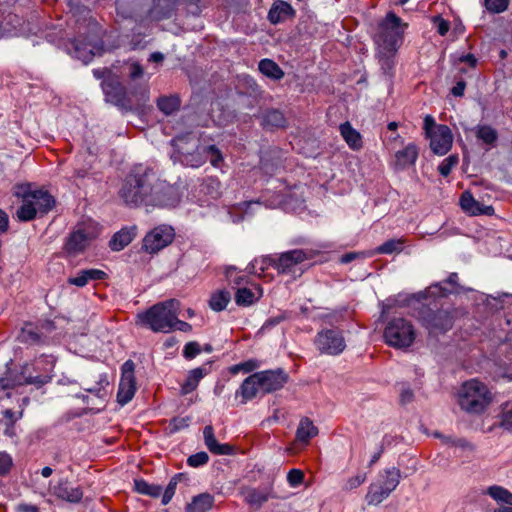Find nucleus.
Returning a JSON list of instances; mask_svg holds the SVG:
<instances>
[{
    "instance_id": "nucleus-1",
    "label": "nucleus",
    "mask_w": 512,
    "mask_h": 512,
    "mask_svg": "<svg viewBox=\"0 0 512 512\" xmlns=\"http://www.w3.org/2000/svg\"><path fill=\"white\" fill-rule=\"evenodd\" d=\"M129 207H174L179 203L177 190L161 180L156 171L145 164L134 165L124 178L118 192Z\"/></svg>"
},
{
    "instance_id": "nucleus-2",
    "label": "nucleus",
    "mask_w": 512,
    "mask_h": 512,
    "mask_svg": "<svg viewBox=\"0 0 512 512\" xmlns=\"http://www.w3.org/2000/svg\"><path fill=\"white\" fill-rule=\"evenodd\" d=\"M451 294H457L456 288H451L444 281L435 282L417 293H400L386 299L382 305V314L388 315L396 308L412 307L420 310L419 314L422 320H430L436 317L434 311L437 308V300Z\"/></svg>"
},
{
    "instance_id": "nucleus-3",
    "label": "nucleus",
    "mask_w": 512,
    "mask_h": 512,
    "mask_svg": "<svg viewBox=\"0 0 512 512\" xmlns=\"http://www.w3.org/2000/svg\"><path fill=\"white\" fill-rule=\"evenodd\" d=\"M402 34L401 19L392 12L388 13L378 25L374 40L379 61L386 73H389L394 66L393 57L402 42Z\"/></svg>"
},
{
    "instance_id": "nucleus-4",
    "label": "nucleus",
    "mask_w": 512,
    "mask_h": 512,
    "mask_svg": "<svg viewBox=\"0 0 512 512\" xmlns=\"http://www.w3.org/2000/svg\"><path fill=\"white\" fill-rule=\"evenodd\" d=\"M458 402L460 407L472 414H480L492 402V394L488 387L477 379L463 383L459 390Z\"/></svg>"
},
{
    "instance_id": "nucleus-5",
    "label": "nucleus",
    "mask_w": 512,
    "mask_h": 512,
    "mask_svg": "<svg viewBox=\"0 0 512 512\" xmlns=\"http://www.w3.org/2000/svg\"><path fill=\"white\" fill-rule=\"evenodd\" d=\"M55 206L54 197L44 189H28L22 193V204L17 209L18 220L28 222L47 214Z\"/></svg>"
},
{
    "instance_id": "nucleus-6",
    "label": "nucleus",
    "mask_w": 512,
    "mask_h": 512,
    "mask_svg": "<svg viewBox=\"0 0 512 512\" xmlns=\"http://www.w3.org/2000/svg\"><path fill=\"white\" fill-rule=\"evenodd\" d=\"M100 232L99 224L91 219L77 223L64 242V252L73 257L84 253Z\"/></svg>"
},
{
    "instance_id": "nucleus-7",
    "label": "nucleus",
    "mask_w": 512,
    "mask_h": 512,
    "mask_svg": "<svg viewBox=\"0 0 512 512\" xmlns=\"http://www.w3.org/2000/svg\"><path fill=\"white\" fill-rule=\"evenodd\" d=\"M312 255L304 250L295 249L282 253L277 261L270 258L255 259L250 264L249 272L264 277V271L271 265H275L278 272L289 274L294 272L296 265L308 260Z\"/></svg>"
},
{
    "instance_id": "nucleus-8",
    "label": "nucleus",
    "mask_w": 512,
    "mask_h": 512,
    "mask_svg": "<svg viewBox=\"0 0 512 512\" xmlns=\"http://www.w3.org/2000/svg\"><path fill=\"white\" fill-rule=\"evenodd\" d=\"M401 472L396 467H391L379 473L375 483L369 486L366 494L368 505H378L383 502L397 488L400 483Z\"/></svg>"
},
{
    "instance_id": "nucleus-9",
    "label": "nucleus",
    "mask_w": 512,
    "mask_h": 512,
    "mask_svg": "<svg viewBox=\"0 0 512 512\" xmlns=\"http://www.w3.org/2000/svg\"><path fill=\"white\" fill-rule=\"evenodd\" d=\"M383 336L389 346L407 348L415 340V331L410 322H388Z\"/></svg>"
},
{
    "instance_id": "nucleus-10",
    "label": "nucleus",
    "mask_w": 512,
    "mask_h": 512,
    "mask_svg": "<svg viewBox=\"0 0 512 512\" xmlns=\"http://www.w3.org/2000/svg\"><path fill=\"white\" fill-rule=\"evenodd\" d=\"M315 345L321 353L332 356L339 355L346 347L342 331L334 327L320 331Z\"/></svg>"
},
{
    "instance_id": "nucleus-11",
    "label": "nucleus",
    "mask_w": 512,
    "mask_h": 512,
    "mask_svg": "<svg viewBox=\"0 0 512 512\" xmlns=\"http://www.w3.org/2000/svg\"><path fill=\"white\" fill-rule=\"evenodd\" d=\"M175 237L174 229L169 225L155 227L143 239V249L150 253H157L172 243Z\"/></svg>"
},
{
    "instance_id": "nucleus-12",
    "label": "nucleus",
    "mask_w": 512,
    "mask_h": 512,
    "mask_svg": "<svg viewBox=\"0 0 512 512\" xmlns=\"http://www.w3.org/2000/svg\"><path fill=\"white\" fill-rule=\"evenodd\" d=\"M180 302L176 299H169L155 304L146 311L144 315H139V320H179Z\"/></svg>"
},
{
    "instance_id": "nucleus-13",
    "label": "nucleus",
    "mask_w": 512,
    "mask_h": 512,
    "mask_svg": "<svg viewBox=\"0 0 512 512\" xmlns=\"http://www.w3.org/2000/svg\"><path fill=\"white\" fill-rule=\"evenodd\" d=\"M427 138L430 139L431 150L437 155H445L452 147L453 135L447 125L439 124Z\"/></svg>"
},
{
    "instance_id": "nucleus-14",
    "label": "nucleus",
    "mask_w": 512,
    "mask_h": 512,
    "mask_svg": "<svg viewBox=\"0 0 512 512\" xmlns=\"http://www.w3.org/2000/svg\"><path fill=\"white\" fill-rule=\"evenodd\" d=\"M262 393H272L281 389L288 381V374L283 369L256 372Z\"/></svg>"
},
{
    "instance_id": "nucleus-15",
    "label": "nucleus",
    "mask_w": 512,
    "mask_h": 512,
    "mask_svg": "<svg viewBox=\"0 0 512 512\" xmlns=\"http://www.w3.org/2000/svg\"><path fill=\"white\" fill-rule=\"evenodd\" d=\"M419 156V148L415 143H408L403 149L394 154L391 166L394 170L402 171L414 166Z\"/></svg>"
},
{
    "instance_id": "nucleus-16",
    "label": "nucleus",
    "mask_w": 512,
    "mask_h": 512,
    "mask_svg": "<svg viewBox=\"0 0 512 512\" xmlns=\"http://www.w3.org/2000/svg\"><path fill=\"white\" fill-rule=\"evenodd\" d=\"M460 206L462 210L472 216L487 215L491 216L495 210L491 205H484L477 201L471 192L465 191L460 197Z\"/></svg>"
},
{
    "instance_id": "nucleus-17",
    "label": "nucleus",
    "mask_w": 512,
    "mask_h": 512,
    "mask_svg": "<svg viewBox=\"0 0 512 512\" xmlns=\"http://www.w3.org/2000/svg\"><path fill=\"white\" fill-rule=\"evenodd\" d=\"M204 443L207 449L215 455H232L234 448L230 444H220L214 434V429L211 425H207L203 430Z\"/></svg>"
},
{
    "instance_id": "nucleus-18",
    "label": "nucleus",
    "mask_w": 512,
    "mask_h": 512,
    "mask_svg": "<svg viewBox=\"0 0 512 512\" xmlns=\"http://www.w3.org/2000/svg\"><path fill=\"white\" fill-rule=\"evenodd\" d=\"M57 498L71 503H78L83 498V491L79 486H72L68 481L59 482L53 489Z\"/></svg>"
},
{
    "instance_id": "nucleus-19",
    "label": "nucleus",
    "mask_w": 512,
    "mask_h": 512,
    "mask_svg": "<svg viewBox=\"0 0 512 512\" xmlns=\"http://www.w3.org/2000/svg\"><path fill=\"white\" fill-rule=\"evenodd\" d=\"M103 91L107 101L117 106H124L126 102V88L118 81L110 80L103 83Z\"/></svg>"
},
{
    "instance_id": "nucleus-20",
    "label": "nucleus",
    "mask_w": 512,
    "mask_h": 512,
    "mask_svg": "<svg viewBox=\"0 0 512 512\" xmlns=\"http://www.w3.org/2000/svg\"><path fill=\"white\" fill-rule=\"evenodd\" d=\"M259 392H262L260 387V380L256 373L248 376L241 384L240 388L236 391V396L242 397V403L255 398Z\"/></svg>"
},
{
    "instance_id": "nucleus-21",
    "label": "nucleus",
    "mask_w": 512,
    "mask_h": 512,
    "mask_svg": "<svg viewBox=\"0 0 512 512\" xmlns=\"http://www.w3.org/2000/svg\"><path fill=\"white\" fill-rule=\"evenodd\" d=\"M142 327L156 333H170L174 330L189 332L192 330L189 322H139Z\"/></svg>"
},
{
    "instance_id": "nucleus-22",
    "label": "nucleus",
    "mask_w": 512,
    "mask_h": 512,
    "mask_svg": "<svg viewBox=\"0 0 512 512\" xmlns=\"http://www.w3.org/2000/svg\"><path fill=\"white\" fill-rule=\"evenodd\" d=\"M3 418L0 419V428L3 434L9 438H15L17 436L16 423L23 417V409L19 412H14L11 409H5L3 412Z\"/></svg>"
},
{
    "instance_id": "nucleus-23",
    "label": "nucleus",
    "mask_w": 512,
    "mask_h": 512,
    "mask_svg": "<svg viewBox=\"0 0 512 512\" xmlns=\"http://www.w3.org/2000/svg\"><path fill=\"white\" fill-rule=\"evenodd\" d=\"M263 294V290L259 284H251V287L238 288L235 294V301L238 305H251Z\"/></svg>"
},
{
    "instance_id": "nucleus-24",
    "label": "nucleus",
    "mask_w": 512,
    "mask_h": 512,
    "mask_svg": "<svg viewBox=\"0 0 512 512\" xmlns=\"http://www.w3.org/2000/svg\"><path fill=\"white\" fill-rule=\"evenodd\" d=\"M293 14L294 10L289 3L277 0L269 10L268 20L272 24H277L293 16Z\"/></svg>"
},
{
    "instance_id": "nucleus-25",
    "label": "nucleus",
    "mask_w": 512,
    "mask_h": 512,
    "mask_svg": "<svg viewBox=\"0 0 512 512\" xmlns=\"http://www.w3.org/2000/svg\"><path fill=\"white\" fill-rule=\"evenodd\" d=\"M339 131L347 145L353 151H359L363 147L361 134L346 121L339 127Z\"/></svg>"
},
{
    "instance_id": "nucleus-26",
    "label": "nucleus",
    "mask_w": 512,
    "mask_h": 512,
    "mask_svg": "<svg viewBox=\"0 0 512 512\" xmlns=\"http://www.w3.org/2000/svg\"><path fill=\"white\" fill-rule=\"evenodd\" d=\"M209 373L207 366L198 367L188 372L185 382L181 385V394L187 395L193 392L201 379H203Z\"/></svg>"
},
{
    "instance_id": "nucleus-27",
    "label": "nucleus",
    "mask_w": 512,
    "mask_h": 512,
    "mask_svg": "<svg viewBox=\"0 0 512 512\" xmlns=\"http://www.w3.org/2000/svg\"><path fill=\"white\" fill-rule=\"evenodd\" d=\"M214 505V496L209 493H201L192 498L185 507V512H208Z\"/></svg>"
},
{
    "instance_id": "nucleus-28",
    "label": "nucleus",
    "mask_w": 512,
    "mask_h": 512,
    "mask_svg": "<svg viewBox=\"0 0 512 512\" xmlns=\"http://www.w3.org/2000/svg\"><path fill=\"white\" fill-rule=\"evenodd\" d=\"M261 123L266 129H279L286 126V118L281 111L270 109L263 113Z\"/></svg>"
},
{
    "instance_id": "nucleus-29",
    "label": "nucleus",
    "mask_w": 512,
    "mask_h": 512,
    "mask_svg": "<svg viewBox=\"0 0 512 512\" xmlns=\"http://www.w3.org/2000/svg\"><path fill=\"white\" fill-rule=\"evenodd\" d=\"M136 392V381L132 378H124L120 379L119 388L117 392V400L118 403L123 405H126L128 402H130Z\"/></svg>"
},
{
    "instance_id": "nucleus-30",
    "label": "nucleus",
    "mask_w": 512,
    "mask_h": 512,
    "mask_svg": "<svg viewBox=\"0 0 512 512\" xmlns=\"http://www.w3.org/2000/svg\"><path fill=\"white\" fill-rule=\"evenodd\" d=\"M134 237V229L123 228L113 235L109 247L113 251H121L132 242Z\"/></svg>"
},
{
    "instance_id": "nucleus-31",
    "label": "nucleus",
    "mask_w": 512,
    "mask_h": 512,
    "mask_svg": "<svg viewBox=\"0 0 512 512\" xmlns=\"http://www.w3.org/2000/svg\"><path fill=\"white\" fill-rule=\"evenodd\" d=\"M42 333L39 332L38 327L34 322H26L25 326L21 328L17 338L20 342L26 344H38L42 342Z\"/></svg>"
},
{
    "instance_id": "nucleus-32",
    "label": "nucleus",
    "mask_w": 512,
    "mask_h": 512,
    "mask_svg": "<svg viewBox=\"0 0 512 512\" xmlns=\"http://www.w3.org/2000/svg\"><path fill=\"white\" fill-rule=\"evenodd\" d=\"M317 434L318 429L309 418L304 417L300 420L296 431V438L299 442L308 443Z\"/></svg>"
},
{
    "instance_id": "nucleus-33",
    "label": "nucleus",
    "mask_w": 512,
    "mask_h": 512,
    "mask_svg": "<svg viewBox=\"0 0 512 512\" xmlns=\"http://www.w3.org/2000/svg\"><path fill=\"white\" fill-rule=\"evenodd\" d=\"M271 497H272V495H271L270 491H268V490H259V489H256V488L248 489L244 493L245 501L248 504H250L252 506H255L257 508L261 507Z\"/></svg>"
},
{
    "instance_id": "nucleus-34",
    "label": "nucleus",
    "mask_w": 512,
    "mask_h": 512,
    "mask_svg": "<svg viewBox=\"0 0 512 512\" xmlns=\"http://www.w3.org/2000/svg\"><path fill=\"white\" fill-rule=\"evenodd\" d=\"M259 71L273 79V80H280L284 77V71L280 68V66L274 62L273 60L271 59H262L260 62H259Z\"/></svg>"
},
{
    "instance_id": "nucleus-35",
    "label": "nucleus",
    "mask_w": 512,
    "mask_h": 512,
    "mask_svg": "<svg viewBox=\"0 0 512 512\" xmlns=\"http://www.w3.org/2000/svg\"><path fill=\"white\" fill-rule=\"evenodd\" d=\"M134 487L136 492L142 495H147L153 498H157L162 493V487L158 484H150L143 479H135Z\"/></svg>"
},
{
    "instance_id": "nucleus-36",
    "label": "nucleus",
    "mask_w": 512,
    "mask_h": 512,
    "mask_svg": "<svg viewBox=\"0 0 512 512\" xmlns=\"http://www.w3.org/2000/svg\"><path fill=\"white\" fill-rule=\"evenodd\" d=\"M476 137L486 145L493 147L498 140V133L489 125H479L476 128Z\"/></svg>"
},
{
    "instance_id": "nucleus-37",
    "label": "nucleus",
    "mask_w": 512,
    "mask_h": 512,
    "mask_svg": "<svg viewBox=\"0 0 512 512\" xmlns=\"http://www.w3.org/2000/svg\"><path fill=\"white\" fill-rule=\"evenodd\" d=\"M157 106L166 115H171L180 107V99L177 96H163L157 101Z\"/></svg>"
},
{
    "instance_id": "nucleus-38",
    "label": "nucleus",
    "mask_w": 512,
    "mask_h": 512,
    "mask_svg": "<svg viewBox=\"0 0 512 512\" xmlns=\"http://www.w3.org/2000/svg\"><path fill=\"white\" fill-rule=\"evenodd\" d=\"M405 239H390L375 249V254L400 253L403 250Z\"/></svg>"
},
{
    "instance_id": "nucleus-39",
    "label": "nucleus",
    "mask_w": 512,
    "mask_h": 512,
    "mask_svg": "<svg viewBox=\"0 0 512 512\" xmlns=\"http://www.w3.org/2000/svg\"><path fill=\"white\" fill-rule=\"evenodd\" d=\"M487 494L497 502H502L506 505H512V493L501 486H491L487 489Z\"/></svg>"
},
{
    "instance_id": "nucleus-40",
    "label": "nucleus",
    "mask_w": 512,
    "mask_h": 512,
    "mask_svg": "<svg viewBox=\"0 0 512 512\" xmlns=\"http://www.w3.org/2000/svg\"><path fill=\"white\" fill-rule=\"evenodd\" d=\"M222 184L217 177H207L202 183V191L212 198H218L221 194Z\"/></svg>"
},
{
    "instance_id": "nucleus-41",
    "label": "nucleus",
    "mask_w": 512,
    "mask_h": 512,
    "mask_svg": "<svg viewBox=\"0 0 512 512\" xmlns=\"http://www.w3.org/2000/svg\"><path fill=\"white\" fill-rule=\"evenodd\" d=\"M230 301V293L227 291H219L214 293L209 301L210 307L215 311L223 310Z\"/></svg>"
},
{
    "instance_id": "nucleus-42",
    "label": "nucleus",
    "mask_w": 512,
    "mask_h": 512,
    "mask_svg": "<svg viewBox=\"0 0 512 512\" xmlns=\"http://www.w3.org/2000/svg\"><path fill=\"white\" fill-rule=\"evenodd\" d=\"M51 378L52 377L50 375L27 376L24 377L23 380H12V383H15L16 386L35 385L36 387L40 388L50 382Z\"/></svg>"
},
{
    "instance_id": "nucleus-43",
    "label": "nucleus",
    "mask_w": 512,
    "mask_h": 512,
    "mask_svg": "<svg viewBox=\"0 0 512 512\" xmlns=\"http://www.w3.org/2000/svg\"><path fill=\"white\" fill-rule=\"evenodd\" d=\"M203 153L210 157L209 161L213 167H221V164L224 161L223 155L222 152L215 145H209L207 147H204Z\"/></svg>"
},
{
    "instance_id": "nucleus-44",
    "label": "nucleus",
    "mask_w": 512,
    "mask_h": 512,
    "mask_svg": "<svg viewBox=\"0 0 512 512\" xmlns=\"http://www.w3.org/2000/svg\"><path fill=\"white\" fill-rule=\"evenodd\" d=\"M181 476H182V474H176L170 479V481L162 495L161 503L163 505H167L172 500Z\"/></svg>"
},
{
    "instance_id": "nucleus-45",
    "label": "nucleus",
    "mask_w": 512,
    "mask_h": 512,
    "mask_svg": "<svg viewBox=\"0 0 512 512\" xmlns=\"http://www.w3.org/2000/svg\"><path fill=\"white\" fill-rule=\"evenodd\" d=\"M435 436L441 438L442 442L446 445L459 447L463 450H465V449L472 450L473 449V446L469 442H467L465 439L453 438L452 436H444V435H440L439 433H436Z\"/></svg>"
},
{
    "instance_id": "nucleus-46",
    "label": "nucleus",
    "mask_w": 512,
    "mask_h": 512,
    "mask_svg": "<svg viewBox=\"0 0 512 512\" xmlns=\"http://www.w3.org/2000/svg\"><path fill=\"white\" fill-rule=\"evenodd\" d=\"M458 162H459L458 155L453 154V155L448 156L438 166L439 173L442 176L447 177L451 173L452 169L458 164Z\"/></svg>"
},
{
    "instance_id": "nucleus-47",
    "label": "nucleus",
    "mask_w": 512,
    "mask_h": 512,
    "mask_svg": "<svg viewBox=\"0 0 512 512\" xmlns=\"http://www.w3.org/2000/svg\"><path fill=\"white\" fill-rule=\"evenodd\" d=\"M92 48L89 45H84L80 47V43L77 41L74 45V56L78 59H81L83 62L87 63L93 57Z\"/></svg>"
},
{
    "instance_id": "nucleus-48",
    "label": "nucleus",
    "mask_w": 512,
    "mask_h": 512,
    "mask_svg": "<svg viewBox=\"0 0 512 512\" xmlns=\"http://www.w3.org/2000/svg\"><path fill=\"white\" fill-rule=\"evenodd\" d=\"M259 367V362L255 359H249L245 362H242V363H239V364H236V365H233L231 368H230V372L232 374H237L239 373L240 371H244L246 373L248 372H252L254 371L255 369H257Z\"/></svg>"
},
{
    "instance_id": "nucleus-49",
    "label": "nucleus",
    "mask_w": 512,
    "mask_h": 512,
    "mask_svg": "<svg viewBox=\"0 0 512 512\" xmlns=\"http://www.w3.org/2000/svg\"><path fill=\"white\" fill-rule=\"evenodd\" d=\"M209 460V456L206 452L201 451L188 457L187 464L190 467H200L205 465Z\"/></svg>"
},
{
    "instance_id": "nucleus-50",
    "label": "nucleus",
    "mask_w": 512,
    "mask_h": 512,
    "mask_svg": "<svg viewBox=\"0 0 512 512\" xmlns=\"http://www.w3.org/2000/svg\"><path fill=\"white\" fill-rule=\"evenodd\" d=\"M487 10L494 13H501L508 7L509 0H484Z\"/></svg>"
},
{
    "instance_id": "nucleus-51",
    "label": "nucleus",
    "mask_w": 512,
    "mask_h": 512,
    "mask_svg": "<svg viewBox=\"0 0 512 512\" xmlns=\"http://www.w3.org/2000/svg\"><path fill=\"white\" fill-rule=\"evenodd\" d=\"M13 465V459L5 451L0 452V475H6L10 472Z\"/></svg>"
},
{
    "instance_id": "nucleus-52",
    "label": "nucleus",
    "mask_w": 512,
    "mask_h": 512,
    "mask_svg": "<svg viewBox=\"0 0 512 512\" xmlns=\"http://www.w3.org/2000/svg\"><path fill=\"white\" fill-rule=\"evenodd\" d=\"M304 480V473L300 469H291L287 474V481L291 487L299 486Z\"/></svg>"
},
{
    "instance_id": "nucleus-53",
    "label": "nucleus",
    "mask_w": 512,
    "mask_h": 512,
    "mask_svg": "<svg viewBox=\"0 0 512 512\" xmlns=\"http://www.w3.org/2000/svg\"><path fill=\"white\" fill-rule=\"evenodd\" d=\"M201 352V348H200V345L195 342V341H192V342H188L185 346H184V349H183V356L186 358V359H193L195 358L198 354H200Z\"/></svg>"
},
{
    "instance_id": "nucleus-54",
    "label": "nucleus",
    "mask_w": 512,
    "mask_h": 512,
    "mask_svg": "<svg viewBox=\"0 0 512 512\" xmlns=\"http://www.w3.org/2000/svg\"><path fill=\"white\" fill-rule=\"evenodd\" d=\"M84 275L86 276L88 282L90 281H97V280H104L107 278V273L100 269H84L82 270Z\"/></svg>"
},
{
    "instance_id": "nucleus-55",
    "label": "nucleus",
    "mask_w": 512,
    "mask_h": 512,
    "mask_svg": "<svg viewBox=\"0 0 512 512\" xmlns=\"http://www.w3.org/2000/svg\"><path fill=\"white\" fill-rule=\"evenodd\" d=\"M433 23L437 29V32L441 36H445L450 29V22L442 18L441 16L433 17Z\"/></svg>"
},
{
    "instance_id": "nucleus-56",
    "label": "nucleus",
    "mask_w": 512,
    "mask_h": 512,
    "mask_svg": "<svg viewBox=\"0 0 512 512\" xmlns=\"http://www.w3.org/2000/svg\"><path fill=\"white\" fill-rule=\"evenodd\" d=\"M512 298V294L509 293H501L497 296H488L487 297V304L491 306H495L498 308V305H500V308H503V304L506 302L507 299Z\"/></svg>"
},
{
    "instance_id": "nucleus-57",
    "label": "nucleus",
    "mask_w": 512,
    "mask_h": 512,
    "mask_svg": "<svg viewBox=\"0 0 512 512\" xmlns=\"http://www.w3.org/2000/svg\"><path fill=\"white\" fill-rule=\"evenodd\" d=\"M16 387L15 383H12V379L8 378H1L0 379V400H2L5 397H10L11 394L9 390Z\"/></svg>"
},
{
    "instance_id": "nucleus-58",
    "label": "nucleus",
    "mask_w": 512,
    "mask_h": 512,
    "mask_svg": "<svg viewBox=\"0 0 512 512\" xmlns=\"http://www.w3.org/2000/svg\"><path fill=\"white\" fill-rule=\"evenodd\" d=\"M366 480V474H357L356 476H353L349 478L346 482L345 489L346 490H352L357 487H359L362 483H364Z\"/></svg>"
},
{
    "instance_id": "nucleus-59",
    "label": "nucleus",
    "mask_w": 512,
    "mask_h": 512,
    "mask_svg": "<svg viewBox=\"0 0 512 512\" xmlns=\"http://www.w3.org/2000/svg\"><path fill=\"white\" fill-rule=\"evenodd\" d=\"M134 370H135V364L132 360H127L123 365H122V375H121V379H124V378H132V379H135V376H134Z\"/></svg>"
},
{
    "instance_id": "nucleus-60",
    "label": "nucleus",
    "mask_w": 512,
    "mask_h": 512,
    "mask_svg": "<svg viewBox=\"0 0 512 512\" xmlns=\"http://www.w3.org/2000/svg\"><path fill=\"white\" fill-rule=\"evenodd\" d=\"M68 283L71 284V285H75L77 287H84L86 286L89 282L86 278V276L84 275V273L82 272V270H80L76 276L74 277H70L68 279Z\"/></svg>"
},
{
    "instance_id": "nucleus-61",
    "label": "nucleus",
    "mask_w": 512,
    "mask_h": 512,
    "mask_svg": "<svg viewBox=\"0 0 512 512\" xmlns=\"http://www.w3.org/2000/svg\"><path fill=\"white\" fill-rule=\"evenodd\" d=\"M458 274L455 272H452L448 275V277L444 280V283L449 285L451 288H456V293H460L462 290V287L460 286Z\"/></svg>"
},
{
    "instance_id": "nucleus-62",
    "label": "nucleus",
    "mask_w": 512,
    "mask_h": 512,
    "mask_svg": "<svg viewBox=\"0 0 512 512\" xmlns=\"http://www.w3.org/2000/svg\"><path fill=\"white\" fill-rule=\"evenodd\" d=\"M500 426L508 431H512V410L502 413Z\"/></svg>"
},
{
    "instance_id": "nucleus-63",
    "label": "nucleus",
    "mask_w": 512,
    "mask_h": 512,
    "mask_svg": "<svg viewBox=\"0 0 512 512\" xmlns=\"http://www.w3.org/2000/svg\"><path fill=\"white\" fill-rule=\"evenodd\" d=\"M436 127H438V125L435 123L434 118L431 115H427L424 118V130L426 137L431 135V133H433L436 130Z\"/></svg>"
},
{
    "instance_id": "nucleus-64",
    "label": "nucleus",
    "mask_w": 512,
    "mask_h": 512,
    "mask_svg": "<svg viewBox=\"0 0 512 512\" xmlns=\"http://www.w3.org/2000/svg\"><path fill=\"white\" fill-rule=\"evenodd\" d=\"M188 425H189V418L176 417V418H173L171 421V426H172L173 431H179L181 429L188 427Z\"/></svg>"
}]
</instances>
